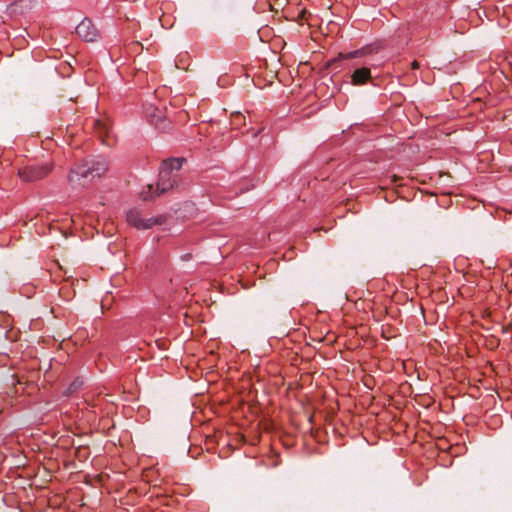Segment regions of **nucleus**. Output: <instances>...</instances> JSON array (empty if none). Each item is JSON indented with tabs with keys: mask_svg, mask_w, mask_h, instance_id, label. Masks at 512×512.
Masks as SVG:
<instances>
[{
	"mask_svg": "<svg viewBox=\"0 0 512 512\" xmlns=\"http://www.w3.org/2000/svg\"><path fill=\"white\" fill-rule=\"evenodd\" d=\"M184 158H169L161 163L156 188L153 185L147 186V191L141 192L144 201L152 200L155 196H160L174 188H177L180 181V169Z\"/></svg>",
	"mask_w": 512,
	"mask_h": 512,
	"instance_id": "nucleus-1",
	"label": "nucleus"
},
{
	"mask_svg": "<svg viewBox=\"0 0 512 512\" xmlns=\"http://www.w3.org/2000/svg\"><path fill=\"white\" fill-rule=\"evenodd\" d=\"M158 104L151 103L145 107V115L148 121L156 129L165 131L170 128L171 121L165 103H161V98H154Z\"/></svg>",
	"mask_w": 512,
	"mask_h": 512,
	"instance_id": "nucleus-2",
	"label": "nucleus"
},
{
	"mask_svg": "<svg viewBox=\"0 0 512 512\" xmlns=\"http://www.w3.org/2000/svg\"><path fill=\"white\" fill-rule=\"evenodd\" d=\"M126 221L137 230H147L156 225H161L164 219L162 216L147 217L143 210L133 207L127 211Z\"/></svg>",
	"mask_w": 512,
	"mask_h": 512,
	"instance_id": "nucleus-3",
	"label": "nucleus"
},
{
	"mask_svg": "<svg viewBox=\"0 0 512 512\" xmlns=\"http://www.w3.org/2000/svg\"><path fill=\"white\" fill-rule=\"evenodd\" d=\"M92 180L88 160L76 163L69 171L68 182L72 188H78L85 185L86 181Z\"/></svg>",
	"mask_w": 512,
	"mask_h": 512,
	"instance_id": "nucleus-4",
	"label": "nucleus"
},
{
	"mask_svg": "<svg viewBox=\"0 0 512 512\" xmlns=\"http://www.w3.org/2000/svg\"><path fill=\"white\" fill-rule=\"evenodd\" d=\"M51 170L50 164L28 165L19 169L18 175L25 182H34L46 177Z\"/></svg>",
	"mask_w": 512,
	"mask_h": 512,
	"instance_id": "nucleus-5",
	"label": "nucleus"
},
{
	"mask_svg": "<svg viewBox=\"0 0 512 512\" xmlns=\"http://www.w3.org/2000/svg\"><path fill=\"white\" fill-rule=\"evenodd\" d=\"M378 48H379L378 46L371 44V45H366L360 49H357V50H354V51H351L348 53H339V55L336 58H333V59L327 61L326 68L334 69V68H336V64L339 61L364 57L369 54H372L373 52H376L378 50Z\"/></svg>",
	"mask_w": 512,
	"mask_h": 512,
	"instance_id": "nucleus-6",
	"label": "nucleus"
},
{
	"mask_svg": "<svg viewBox=\"0 0 512 512\" xmlns=\"http://www.w3.org/2000/svg\"><path fill=\"white\" fill-rule=\"evenodd\" d=\"M76 33L86 42L96 41L97 37L99 36L98 30L94 26L93 22L88 18L83 19L78 24L76 27Z\"/></svg>",
	"mask_w": 512,
	"mask_h": 512,
	"instance_id": "nucleus-7",
	"label": "nucleus"
},
{
	"mask_svg": "<svg viewBox=\"0 0 512 512\" xmlns=\"http://www.w3.org/2000/svg\"><path fill=\"white\" fill-rule=\"evenodd\" d=\"M90 167V175H92V179L95 177H100L109 168V162L105 157H97L96 159L88 160Z\"/></svg>",
	"mask_w": 512,
	"mask_h": 512,
	"instance_id": "nucleus-8",
	"label": "nucleus"
},
{
	"mask_svg": "<svg viewBox=\"0 0 512 512\" xmlns=\"http://www.w3.org/2000/svg\"><path fill=\"white\" fill-rule=\"evenodd\" d=\"M94 128L96 130V133L101 138V141L103 144H106V145L112 144L110 141L111 126L107 119L94 120Z\"/></svg>",
	"mask_w": 512,
	"mask_h": 512,
	"instance_id": "nucleus-9",
	"label": "nucleus"
},
{
	"mask_svg": "<svg viewBox=\"0 0 512 512\" xmlns=\"http://www.w3.org/2000/svg\"><path fill=\"white\" fill-rule=\"evenodd\" d=\"M371 80V70L367 67H361L353 71L351 74V84L360 86L367 84Z\"/></svg>",
	"mask_w": 512,
	"mask_h": 512,
	"instance_id": "nucleus-10",
	"label": "nucleus"
},
{
	"mask_svg": "<svg viewBox=\"0 0 512 512\" xmlns=\"http://www.w3.org/2000/svg\"><path fill=\"white\" fill-rule=\"evenodd\" d=\"M82 386H83V380L81 378L77 377L65 389L64 395L70 396L73 393L77 392Z\"/></svg>",
	"mask_w": 512,
	"mask_h": 512,
	"instance_id": "nucleus-11",
	"label": "nucleus"
},
{
	"mask_svg": "<svg viewBox=\"0 0 512 512\" xmlns=\"http://www.w3.org/2000/svg\"><path fill=\"white\" fill-rule=\"evenodd\" d=\"M419 66H420L419 63L416 60L411 63V68L413 70L418 69Z\"/></svg>",
	"mask_w": 512,
	"mask_h": 512,
	"instance_id": "nucleus-12",
	"label": "nucleus"
}]
</instances>
